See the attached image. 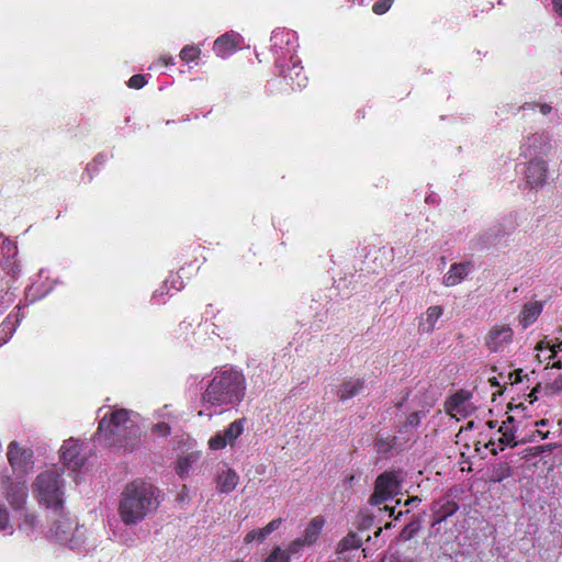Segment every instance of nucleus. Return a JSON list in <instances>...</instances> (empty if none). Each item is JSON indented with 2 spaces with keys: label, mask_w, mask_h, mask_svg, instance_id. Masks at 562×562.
Returning a JSON list of instances; mask_svg holds the SVG:
<instances>
[{
  "label": "nucleus",
  "mask_w": 562,
  "mask_h": 562,
  "mask_svg": "<svg viewBox=\"0 0 562 562\" xmlns=\"http://www.w3.org/2000/svg\"><path fill=\"white\" fill-rule=\"evenodd\" d=\"M160 491L151 483L136 480L128 483L119 504V515L125 525H136L159 505Z\"/></svg>",
  "instance_id": "nucleus-1"
},
{
  "label": "nucleus",
  "mask_w": 562,
  "mask_h": 562,
  "mask_svg": "<svg viewBox=\"0 0 562 562\" xmlns=\"http://www.w3.org/2000/svg\"><path fill=\"white\" fill-rule=\"evenodd\" d=\"M246 394V379L234 368L214 374L202 394L203 405L210 407L238 405Z\"/></svg>",
  "instance_id": "nucleus-2"
},
{
  "label": "nucleus",
  "mask_w": 562,
  "mask_h": 562,
  "mask_svg": "<svg viewBox=\"0 0 562 562\" xmlns=\"http://www.w3.org/2000/svg\"><path fill=\"white\" fill-rule=\"evenodd\" d=\"M97 435L104 438L109 446L127 448L130 441L138 438L139 428L125 408L113 411L110 416H103L99 422Z\"/></svg>",
  "instance_id": "nucleus-3"
},
{
  "label": "nucleus",
  "mask_w": 562,
  "mask_h": 562,
  "mask_svg": "<svg viewBox=\"0 0 562 562\" xmlns=\"http://www.w3.org/2000/svg\"><path fill=\"white\" fill-rule=\"evenodd\" d=\"M33 491L40 504L55 512L63 510L64 480L58 470L52 469L40 473L33 484Z\"/></svg>",
  "instance_id": "nucleus-4"
},
{
  "label": "nucleus",
  "mask_w": 562,
  "mask_h": 562,
  "mask_svg": "<svg viewBox=\"0 0 562 562\" xmlns=\"http://www.w3.org/2000/svg\"><path fill=\"white\" fill-rule=\"evenodd\" d=\"M403 470H387L381 473L374 483V491L370 496L372 505H380L400 493L404 481Z\"/></svg>",
  "instance_id": "nucleus-5"
},
{
  "label": "nucleus",
  "mask_w": 562,
  "mask_h": 562,
  "mask_svg": "<svg viewBox=\"0 0 562 562\" xmlns=\"http://www.w3.org/2000/svg\"><path fill=\"white\" fill-rule=\"evenodd\" d=\"M514 330L508 324H495L484 337V345L490 352H502L512 344Z\"/></svg>",
  "instance_id": "nucleus-6"
},
{
  "label": "nucleus",
  "mask_w": 562,
  "mask_h": 562,
  "mask_svg": "<svg viewBox=\"0 0 562 562\" xmlns=\"http://www.w3.org/2000/svg\"><path fill=\"white\" fill-rule=\"evenodd\" d=\"M279 75L291 86L292 90L302 89L307 85V76L297 57H291L285 65L277 64Z\"/></svg>",
  "instance_id": "nucleus-7"
},
{
  "label": "nucleus",
  "mask_w": 562,
  "mask_h": 562,
  "mask_svg": "<svg viewBox=\"0 0 562 562\" xmlns=\"http://www.w3.org/2000/svg\"><path fill=\"white\" fill-rule=\"evenodd\" d=\"M246 418H239L232 422L223 432H217L209 440V447L212 450H221L227 445H233L243 434Z\"/></svg>",
  "instance_id": "nucleus-8"
},
{
  "label": "nucleus",
  "mask_w": 562,
  "mask_h": 562,
  "mask_svg": "<svg viewBox=\"0 0 562 562\" xmlns=\"http://www.w3.org/2000/svg\"><path fill=\"white\" fill-rule=\"evenodd\" d=\"M7 458L14 471L26 472L32 465L33 451L12 441L8 447Z\"/></svg>",
  "instance_id": "nucleus-9"
},
{
  "label": "nucleus",
  "mask_w": 562,
  "mask_h": 562,
  "mask_svg": "<svg viewBox=\"0 0 562 562\" xmlns=\"http://www.w3.org/2000/svg\"><path fill=\"white\" fill-rule=\"evenodd\" d=\"M459 509V505L456 501L450 498V496L446 495L438 501H436L432 505V525H439L452 515H454Z\"/></svg>",
  "instance_id": "nucleus-10"
},
{
  "label": "nucleus",
  "mask_w": 562,
  "mask_h": 562,
  "mask_svg": "<svg viewBox=\"0 0 562 562\" xmlns=\"http://www.w3.org/2000/svg\"><path fill=\"white\" fill-rule=\"evenodd\" d=\"M547 162L542 159L530 160L526 168V179L530 188L542 187L547 181Z\"/></svg>",
  "instance_id": "nucleus-11"
},
{
  "label": "nucleus",
  "mask_w": 562,
  "mask_h": 562,
  "mask_svg": "<svg viewBox=\"0 0 562 562\" xmlns=\"http://www.w3.org/2000/svg\"><path fill=\"white\" fill-rule=\"evenodd\" d=\"M81 447L80 443L75 439H69L64 442L60 448V459L63 462L71 467L74 470L82 465V459L80 458Z\"/></svg>",
  "instance_id": "nucleus-12"
},
{
  "label": "nucleus",
  "mask_w": 562,
  "mask_h": 562,
  "mask_svg": "<svg viewBox=\"0 0 562 562\" xmlns=\"http://www.w3.org/2000/svg\"><path fill=\"white\" fill-rule=\"evenodd\" d=\"M5 497L13 509H22L27 497L26 483L24 481L11 482L7 487Z\"/></svg>",
  "instance_id": "nucleus-13"
},
{
  "label": "nucleus",
  "mask_w": 562,
  "mask_h": 562,
  "mask_svg": "<svg viewBox=\"0 0 562 562\" xmlns=\"http://www.w3.org/2000/svg\"><path fill=\"white\" fill-rule=\"evenodd\" d=\"M471 267V261L451 265L449 271L443 276L442 283L446 286H454L461 283L469 274Z\"/></svg>",
  "instance_id": "nucleus-14"
},
{
  "label": "nucleus",
  "mask_w": 562,
  "mask_h": 562,
  "mask_svg": "<svg viewBox=\"0 0 562 562\" xmlns=\"http://www.w3.org/2000/svg\"><path fill=\"white\" fill-rule=\"evenodd\" d=\"M75 521L70 518L61 517L56 520L50 528V532L56 538L57 541L61 543H67L72 540V533L75 530Z\"/></svg>",
  "instance_id": "nucleus-15"
},
{
  "label": "nucleus",
  "mask_w": 562,
  "mask_h": 562,
  "mask_svg": "<svg viewBox=\"0 0 562 562\" xmlns=\"http://www.w3.org/2000/svg\"><path fill=\"white\" fill-rule=\"evenodd\" d=\"M543 310V304L539 301L527 302L522 305L521 312L518 316L519 324L524 329L532 325L540 316Z\"/></svg>",
  "instance_id": "nucleus-16"
},
{
  "label": "nucleus",
  "mask_w": 562,
  "mask_h": 562,
  "mask_svg": "<svg viewBox=\"0 0 562 562\" xmlns=\"http://www.w3.org/2000/svg\"><path fill=\"white\" fill-rule=\"evenodd\" d=\"M237 47L238 43L235 36L227 33L217 37L213 44L214 53L222 58H225L235 53Z\"/></svg>",
  "instance_id": "nucleus-17"
},
{
  "label": "nucleus",
  "mask_w": 562,
  "mask_h": 562,
  "mask_svg": "<svg viewBox=\"0 0 562 562\" xmlns=\"http://www.w3.org/2000/svg\"><path fill=\"white\" fill-rule=\"evenodd\" d=\"M366 382L363 379L348 380L341 383L338 390V397L345 402L359 395L364 389Z\"/></svg>",
  "instance_id": "nucleus-18"
},
{
  "label": "nucleus",
  "mask_w": 562,
  "mask_h": 562,
  "mask_svg": "<svg viewBox=\"0 0 562 562\" xmlns=\"http://www.w3.org/2000/svg\"><path fill=\"white\" fill-rule=\"evenodd\" d=\"M239 481V476L233 469H227L218 473L216 477V487L218 492L228 494L235 490Z\"/></svg>",
  "instance_id": "nucleus-19"
},
{
  "label": "nucleus",
  "mask_w": 562,
  "mask_h": 562,
  "mask_svg": "<svg viewBox=\"0 0 562 562\" xmlns=\"http://www.w3.org/2000/svg\"><path fill=\"white\" fill-rule=\"evenodd\" d=\"M324 518L322 516L314 517L304 530L303 540L306 546H311L318 539L324 526Z\"/></svg>",
  "instance_id": "nucleus-20"
},
{
  "label": "nucleus",
  "mask_w": 562,
  "mask_h": 562,
  "mask_svg": "<svg viewBox=\"0 0 562 562\" xmlns=\"http://www.w3.org/2000/svg\"><path fill=\"white\" fill-rule=\"evenodd\" d=\"M362 544V539L356 532H349L346 537H344L337 548V553L342 554L349 551L360 548Z\"/></svg>",
  "instance_id": "nucleus-21"
},
{
  "label": "nucleus",
  "mask_w": 562,
  "mask_h": 562,
  "mask_svg": "<svg viewBox=\"0 0 562 562\" xmlns=\"http://www.w3.org/2000/svg\"><path fill=\"white\" fill-rule=\"evenodd\" d=\"M199 459L196 453H189L187 456L180 457L176 462V472L177 474L184 479L189 475L190 469L193 463H195Z\"/></svg>",
  "instance_id": "nucleus-22"
},
{
  "label": "nucleus",
  "mask_w": 562,
  "mask_h": 562,
  "mask_svg": "<svg viewBox=\"0 0 562 562\" xmlns=\"http://www.w3.org/2000/svg\"><path fill=\"white\" fill-rule=\"evenodd\" d=\"M442 315V308L438 305L428 307L426 312L425 323L420 324L423 330L426 333H431L435 328L437 321Z\"/></svg>",
  "instance_id": "nucleus-23"
},
{
  "label": "nucleus",
  "mask_w": 562,
  "mask_h": 562,
  "mask_svg": "<svg viewBox=\"0 0 562 562\" xmlns=\"http://www.w3.org/2000/svg\"><path fill=\"white\" fill-rule=\"evenodd\" d=\"M513 474V468L507 462H501L493 468L491 481L494 483H501L506 479L512 477Z\"/></svg>",
  "instance_id": "nucleus-24"
},
{
  "label": "nucleus",
  "mask_w": 562,
  "mask_h": 562,
  "mask_svg": "<svg viewBox=\"0 0 562 562\" xmlns=\"http://www.w3.org/2000/svg\"><path fill=\"white\" fill-rule=\"evenodd\" d=\"M425 416H426V412H424V411H417V412L411 413L406 417L405 422L400 425L397 431L398 432H407L411 429L418 427L422 418H424Z\"/></svg>",
  "instance_id": "nucleus-25"
},
{
  "label": "nucleus",
  "mask_w": 562,
  "mask_h": 562,
  "mask_svg": "<svg viewBox=\"0 0 562 562\" xmlns=\"http://www.w3.org/2000/svg\"><path fill=\"white\" fill-rule=\"evenodd\" d=\"M468 398H469V394L467 392H464L462 390L456 392L447 401L446 408H447L448 413L459 412L460 406L462 404H464L465 401H468Z\"/></svg>",
  "instance_id": "nucleus-26"
},
{
  "label": "nucleus",
  "mask_w": 562,
  "mask_h": 562,
  "mask_svg": "<svg viewBox=\"0 0 562 562\" xmlns=\"http://www.w3.org/2000/svg\"><path fill=\"white\" fill-rule=\"evenodd\" d=\"M396 437H378L374 440V448L379 454H387L395 446Z\"/></svg>",
  "instance_id": "nucleus-27"
},
{
  "label": "nucleus",
  "mask_w": 562,
  "mask_h": 562,
  "mask_svg": "<svg viewBox=\"0 0 562 562\" xmlns=\"http://www.w3.org/2000/svg\"><path fill=\"white\" fill-rule=\"evenodd\" d=\"M498 430L499 432H502V436L498 438L499 450H504L505 446H517V442L515 441V435L510 428H505L504 426H501Z\"/></svg>",
  "instance_id": "nucleus-28"
},
{
  "label": "nucleus",
  "mask_w": 562,
  "mask_h": 562,
  "mask_svg": "<svg viewBox=\"0 0 562 562\" xmlns=\"http://www.w3.org/2000/svg\"><path fill=\"white\" fill-rule=\"evenodd\" d=\"M200 55L201 49L196 45H186L179 54L181 60L184 63L194 61L200 57Z\"/></svg>",
  "instance_id": "nucleus-29"
},
{
  "label": "nucleus",
  "mask_w": 562,
  "mask_h": 562,
  "mask_svg": "<svg viewBox=\"0 0 562 562\" xmlns=\"http://www.w3.org/2000/svg\"><path fill=\"white\" fill-rule=\"evenodd\" d=\"M263 562H290V553L276 547Z\"/></svg>",
  "instance_id": "nucleus-30"
},
{
  "label": "nucleus",
  "mask_w": 562,
  "mask_h": 562,
  "mask_svg": "<svg viewBox=\"0 0 562 562\" xmlns=\"http://www.w3.org/2000/svg\"><path fill=\"white\" fill-rule=\"evenodd\" d=\"M150 430H151L153 435H155L157 437H161V438H167L171 434L170 425L165 422L154 424L151 426Z\"/></svg>",
  "instance_id": "nucleus-31"
},
{
  "label": "nucleus",
  "mask_w": 562,
  "mask_h": 562,
  "mask_svg": "<svg viewBox=\"0 0 562 562\" xmlns=\"http://www.w3.org/2000/svg\"><path fill=\"white\" fill-rule=\"evenodd\" d=\"M267 537L268 535L266 533V531H263V528L252 529L246 533L244 541L245 543H250L252 541L262 542Z\"/></svg>",
  "instance_id": "nucleus-32"
},
{
  "label": "nucleus",
  "mask_w": 562,
  "mask_h": 562,
  "mask_svg": "<svg viewBox=\"0 0 562 562\" xmlns=\"http://www.w3.org/2000/svg\"><path fill=\"white\" fill-rule=\"evenodd\" d=\"M393 3L394 0H376L372 5V11L376 15H382L390 10Z\"/></svg>",
  "instance_id": "nucleus-33"
},
{
  "label": "nucleus",
  "mask_w": 562,
  "mask_h": 562,
  "mask_svg": "<svg viewBox=\"0 0 562 562\" xmlns=\"http://www.w3.org/2000/svg\"><path fill=\"white\" fill-rule=\"evenodd\" d=\"M554 448L553 445H543V446H537V447H529L525 449V457H537L543 452L551 451Z\"/></svg>",
  "instance_id": "nucleus-34"
},
{
  "label": "nucleus",
  "mask_w": 562,
  "mask_h": 562,
  "mask_svg": "<svg viewBox=\"0 0 562 562\" xmlns=\"http://www.w3.org/2000/svg\"><path fill=\"white\" fill-rule=\"evenodd\" d=\"M146 83L145 76L140 74L133 75L127 81V86L132 89H142Z\"/></svg>",
  "instance_id": "nucleus-35"
},
{
  "label": "nucleus",
  "mask_w": 562,
  "mask_h": 562,
  "mask_svg": "<svg viewBox=\"0 0 562 562\" xmlns=\"http://www.w3.org/2000/svg\"><path fill=\"white\" fill-rule=\"evenodd\" d=\"M418 530V524L417 522H411L408 524L402 531H401V538L403 540H409L414 537L416 531Z\"/></svg>",
  "instance_id": "nucleus-36"
},
{
  "label": "nucleus",
  "mask_w": 562,
  "mask_h": 562,
  "mask_svg": "<svg viewBox=\"0 0 562 562\" xmlns=\"http://www.w3.org/2000/svg\"><path fill=\"white\" fill-rule=\"evenodd\" d=\"M9 513L3 505H0V531L8 530L10 528Z\"/></svg>",
  "instance_id": "nucleus-37"
},
{
  "label": "nucleus",
  "mask_w": 562,
  "mask_h": 562,
  "mask_svg": "<svg viewBox=\"0 0 562 562\" xmlns=\"http://www.w3.org/2000/svg\"><path fill=\"white\" fill-rule=\"evenodd\" d=\"M175 331H176V336L178 338H181L192 331V324L187 323V322H181Z\"/></svg>",
  "instance_id": "nucleus-38"
},
{
  "label": "nucleus",
  "mask_w": 562,
  "mask_h": 562,
  "mask_svg": "<svg viewBox=\"0 0 562 562\" xmlns=\"http://www.w3.org/2000/svg\"><path fill=\"white\" fill-rule=\"evenodd\" d=\"M303 546H306L304 540L302 538H297L289 544L285 551L289 552L291 557L292 554L297 553Z\"/></svg>",
  "instance_id": "nucleus-39"
},
{
  "label": "nucleus",
  "mask_w": 562,
  "mask_h": 562,
  "mask_svg": "<svg viewBox=\"0 0 562 562\" xmlns=\"http://www.w3.org/2000/svg\"><path fill=\"white\" fill-rule=\"evenodd\" d=\"M524 378H527V374L524 372L522 369H517L509 374V380L512 381V384L521 383L524 381Z\"/></svg>",
  "instance_id": "nucleus-40"
},
{
  "label": "nucleus",
  "mask_w": 562,
  "mask_h": 562,
  "mask_svg": "<svg viewBox=\"0 0 562 562\" xmlns=\"http://www.w3.org/2000/svg\"><path fill=\"white\" fill-rule=\"evenodd\" d=\"M36 524V516L33 513H24L22 526L25 528H33Z\"/></svg>",
  "instance_id": "nucleus-41"
},
{
  "label": "nucleus",
  "mask_w": 562,
  "mask_h": 562,
  "mask_svg": "<svg viewBox=\"0 0 562 562\" xmlns=\"http://www.w3.org/2000/svg\"><path fill=\"white\" fill-rule=\"evenodd\" d=\"M282 524V518L272 519L267 526L263 527V531L269 536L277 530Z\"/></svg>",
  "instance_id": "nucleus-42"
},
{
  "label": "nucleus",
  "mask_w": 562,
  "mask_h": 562,
  "mask_svg": "<svg viewBox=\"0 0 562 562\" xmlns=\"http://www.w3.org/2000/svg\"><path fill=\"white\" fill-rule=\"evenodd\" d=\"M551 1H552L554 12L557 14H559V16L562 18V0H551Z\"/></svg>",
  "instance_id": "nucleus-43"
},
{
  "label": "nucleus",
  "mask_w": 562,
  "mask_h": 562,
  "mask_svg": "<svg viewBox=\"0 0 562 562\" xmlns=\"http://www.w3.org/2000/svg\"><path fill=\"white\" fill-rule=\"evenodd\" d=\"M540 390V385L538 384L537 386H535L531 392L528 394V397L530 398L529 400V403L532 404L535 401H537V393L539 392Z\"/></svg>",
  "instance_id": "nucleus-44"
},
{
  "label": "nucleus",
  "mask_w": 562,
  "mask_h": 562,
  "mask_svg": "<svg viewBox=\"0 0 562 562\" xmlns=\"http://www.w3.org/2000/svg\"><path fill=\"white\" fill-rule=\"evenodd\" d=\"M420 502H422V499L418 496H412V497L407 498V501L405 502V505L406 506H415V505H418Z\"/></svg>",
  "instance_id": "nucleus-45"
},
{
  "label": "nucleus",
  "mask_w": 562,
  "mask_h": 562,
  "mask_svg": "<svg viewBox=\"0 0 562 562\" xmlns=\"http://www.w3.org/2000/svg\"><path fill=\"white\" fill-rule=\"evenodd\" d=\"M539 109L543 115H548L552 111L551 105L547 103L539 104Z\"/></svg>",
  "instance_id": "nucleus-46"
},
{
  "label": "nucleus",
  "mask_w": 562,
  "mask_h": 562,
  "mask_svg": "<svg viewBox=\"0 0 562 562\" xmlns=\"http://www.w3.org/2000/svg\"><path fill=\"white\" fill-rule=\"evenodd\" d=\"M496 442L494 440H490L485 443V448L490 449L493 454H497V448H495Z\"/></svg>",
  "instance_id": "nucleus-47"
},
{
  "label": "nucleus",
  "mask_w": 562,
  "mask_h": 562,
  "mask_svg": "<svg viewBox=\"0 0 562 562\" xmlns=\"http://www.w3.org/2000/svg\"><path fill=\"white\" fill-rule=\"evenodd\" d=\"M558 350L562 351V341L559 342L558 345H554V346L551 347L552 355L550 356V358H554L557 352H558Z\"/></svg>",
  "instance_id": "nucleus-48"
},
{
  "label": "nucleus",
  "mask_w": 562,
  "mask_h": 562,
  "mask_svg": "<svg viewBox=\"0 0 562 562\" xmlns=\"http://www.w3.org/2000/svg\"><path fill=\"white\" fill-rule=\"evenodd\" d=\"M160 60L161 63L165 65V66H168V65H173V58L172 57H167V56H161L160 57Z\"/></svg>",
  "instance_id": "nucleus-49"
},
{
  "label": "nucleus",
  "mask_w": 562,
  "mask_h": 562,
  "mask_svg": "<svg viewBox=\"0 0 562 562\" xmlns=\"http://www.w3.org/2000/svg\"><path fill=\"white\" fill-rule=\"evenodd\" d=\"M508 408H509L510 411H513V409H520V408H521V409H525V406H524V404H522V403H519V404H517V405H514L513 403H509V404H508Z\"/></svg>",
  "instance_id": "nucleus-50"
},
{
  "label": "nucleus",
  "mask_w": 562,
  "mask_h": 562,
  "mask_svg": "<svg viewBox=\"0 0 562 562\" xmlns=\"http://www.w3.org/2000/svg\"><path fill=\"white\" fill-rule=\"evenodd\" d=\"M514 422V417L513 416H507V419L505 422H503V425L505 428H508L507 427V424H512Z\"/></svg>",
  "instance_id": "nucleus-51"
},
{
  "label": "nucleus",
  "mask_w": 562,
  "mask_h": 562,
  "mask_svg": "<svg viewBox=\"0 0 562 562\" xmlns=\"http://www.w3.org/2000/svg\"><path fill=\"white\" fill-rule=\"evenodd\" d=\"M488 428L493 429L497 426V420H490L487 422Z\"/></svg>",
  "instance_id": "nucleus-52"
},
{
  "label": "nucleus",
  "mask_w": 562,
  "mask_h": 562,
  "mask_svg": "<svg viewBox=\"0 0 562 562\" xmlns=\"http://www.w3.org/2000/svg\"><path fill=\"white\" fill-rule=\"evenodd\" d=\"M552 368L561 369V368H562V362H561L560 360L554 361V362L552 363Z\"/></svg>",
  "instance_id": "nucleus-53"
},
{
  "label": "nucleus",
  "mask_w": 562,
  "mask_h": 562,
  "mask_svg": "<svg viewBox=\"0 0 562 562\" xmlns=\"http://www.w3.org/2000/svg\"><path fill=\"white\" fill-rule=\"evenodd\" d=\"M353 479H355V475H353V474H349V475L345 479V481H346L347 483L351 484V482L353 481Z\"/></svg>",
  "instance_id": "nucleus-54"
},
{
  "label": "nucleus",
  "mask_w": 562,
  "mask_h": 562,
  "mask_svg": "<svg viewBox=\"0 0 562 562\" xmlns=\"http://www.w3.org/2000/svg\"><path fill=\"white\" fill-rule=\"evenodd\" d=\"M547 419H541L539 422H536V426H546L547 425Z\"/></svg>",
  "instance_id": "nucleus-55"
},
{
  "label": "nucleus",
  "mask_w": 562,
  "mask_h": 562,
  "mask_svg": "<svg viewBox=\"0 0 562 562\" xmlns=\"http://www.w3.org/2000/svg\"><path fill=\"white\" fill-rule=\"evenodd\" d=\"M520 109H522V110L533 109V106H531L529 103H525L524 105L520 106Z\"/></svg>",
  "instance_id": "nucleus-56"
},
{
  "label": "nucleus",
  "mask_w": 562,
  "mask_h": 562,
  "mask_svg": "<svg viewBox=\"0 0 562 562\" xmlns=\"http://www.w3.org/2000/svg\"><path fill=\"white\" fill-rule=\"evenodd\" d=\"M490 382H491V384H492L493 386H494V385H498V382H497L496 378H492V379H490Z\"/></svg>",
  "instance_id": "nucleus-57"
},
{
  "label": "nucleus",
  "mask_w": 562,
  "mask_h": 562,
  "mask_svg": "<svg viewBox=\"0 0 562 562\" xmlns=\"http://www.w3.org/2000/svg\"><path fill=\"white\" fill-rule=\"evenodd\" d=\"M538 434L542 437V438H547L548 435H549V431L547 432H541L540 430H538Z\"/></svg>",
  "instance_id": "nucleus-58"
},
{
  "label": "nucleus",
  "mask_w": 562,
  "mask_h": 562,
  "mask_svg": "<svg viewBox=\"0 0 562 562\" xmlns=\"http://www.w3.org/2000/svg\"><path fill=\"white\" fill-rule=\"evenodd\" d=\"M381 532H382V529H381V528H379V529L375 531V533H374V535H375V537H379Z\"/></svg>",
  "instance_id": "nucleus-59"
},
{
  "label": "nucleus",
  "mask_w": 562,
  "mask_h": 562,
  "mask_svg": "<svg viewBox=\"0 0 562 562\" xmlns=\"http://www.w3.org/2000/svg\"><path fill=\"white\" fill-rule=\"evenodd\" d=\"M9 325H10L9 323H8V324H7L5 322H4V323H2V325H1V326L3 327V331L5 330V327H9Z\"/></svg>",
  "instance_id": "nucleus-60"
},
{
  "label": "nucleus",
  "mask_w": 562,
  "mask_h": 562,
  "mask_svg": "<svg viewBox=\"0 0 562 562\" xmlns=\"http://www.w3.org/2000/svg\"><path fill=\"white\" fill-rule=\"evenodd\" d=\"M401 515H402V512H398L397 516H395V519H398Z\"/></svg>",
  "instance_id": "nucleus-61"
},
{
  "label": "nucleus",
  "mask_w": 562,
  "mask_h": 562,
  "mask_svg": "<svg viewBox=\"0 0 562 562\" xmlns=\"http://www.w3.org/2000/svg\"><path fill=\"white\" fill-rule=\"evenodd\" d=\"M391 516H394V508H391Z\"/></svg>",
  "instance_id": "nucleus-62"
}]
</instances>
